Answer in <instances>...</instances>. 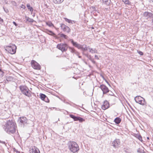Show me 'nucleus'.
Returning a JSON list of instances; mask_svg holds the SVG:
<instances>
[{
	"label": "nucleus",
	"mask_w": 153,
	"mask_h": 153,
	"mask_svg": "<svg viewBox=\"0 0 153 153\" xmlns=\"http://www.w3.org/2000/svg\"><path fill=\"white\" fill-rule=\"evenodd\" d=\"M21 7L23 8L24 9H25L26 8V7L25 5L23 4H22Z\"/></svg>",
	"instance_id": "ea45409f"
},
{
	"label": "nucleus",
	"mask_w": 153,
	"mask_h": 153,
	"mask_svg": "<svg viewBox=\"0 0 153 153\" xmlns=\"http://www.w3.org/2000/svg\"><path fill=\"white\" fill-rule=\"evenodd\" d=\"M99 87L102 91L103 94H106L109 91L108 88L103 84L101 85Z\"/></svg>",
	"instance_id": "1a4fd4ad"
},
{
	"label": "nucleus",
	"mask_w": 153,
	"mask_h": 153,
	"mask_svg": "<svg viewBox=\"0 0 153 153\" xmlns=\"http://www.w3.org/2000/svg\"><path fill=\"white\" fill-rule=\"evenodd\" d=\"M31 92L29 91V89H28L27 91L25 92V94L24 93V94L25 96L28 97H30L31 96V95L30 94Z\"/></svg>",
	"instance_id": "6ab92c4d"
},
{
	"label": "nucleus",
	"mask_w": 153,
	"mask_h": 153,
	"mask_svg": "<svg viewBox=\"0 0 153 153\" xmlns=\"http://www.w3.org/2000/svg\"><path fill=\"white\" fill-rule=\"evenodd\" d=\"M103 1L106 4H109L111 2V0H103Z\"/></svg>",
	"instance_id": "2f4dec72"
},
{
	"label": "nucleus",
	"mask_w": 153,
	"mask_h": 153,
	"mask_svg": "<svg viewBox=\"0 0 153 153\" xmlns=\"http://www.w3.org/2000/svg\"><path fill=\"white\" fill-rule=\"evenodd\" d=\"M107 82V83H108V84H109V83H108V82Z\"/></svg>",
	"instance_id": "864d4df0"
},
{
	"label": "nucleus",
	"mask_w": 153,
	"mask_h": 153,
	"mask_svg": "<svg viewBox=\"0 0 153 153\" xmlns=\"http://www.w3.org/2000/svg\"><path fill=\"white\" fill-rule=\"evenodd\" d=\"M0 143L3 144H5V141H1V140H0Z\"/></svg>",
	"instance_id": "37998d69"
},
{
	"label": "nucleus",
	"mask_w": 153,
	"mask_h": 153,
	"mask_svg": "<svg viewBox=\"0 0 153 153\" xmlns=\"http://www.w3.org/2000/svg\"><path fill=\"white\" fill-rule=\"evenodd\" d=\"M152 21H153V20H152Z\"/></svg>",
	"instance_id": "5fc2aeb1"
},
{
	"label": "nucleus",
	"mask_w": 153,
	"mask_h": 153,
	"mask_svg": "<svg viewBox=\"0 0 153 153\" xmlns=\"http://www.w3.org/2000/svg\"><path fill=\"white\" fill-rule=\"evenodd\" d=\"M6 80L7 81H12L13 79V77L10 76H7L6 77Z\"/></svg>",
	"instance_id": "5701e85b"
},
{
	"label": "nucleus",
	"mask_w": 153,
	"mask_h": 153,
	"mask_svg": "<svg viewBox=\"0 0 153 153\" xmlns=\"http://www.w3.org/2000/svg\"><path fill=\"white\" fill-rule=\"evenodd\" d=\"M61 29L64 32H66L67 33H69L71 31V29L67 26L64 24H60Z\"/></svg>",
	"instance_id": "6e6552de"
},
{
	"label": "nucleus",
	"mask_w": 153,
	"mask_h": 153,
	"mask_svg": "<svg viewBox=\"0 0 153 153\" xmlns=\"http://www.w3.org/2000/svg\"><path fill=\"white\" fill-rule=\"evenodd\" d=\"M138 53L140 55H143V53L141 51L137 50Z\"/></svg>",
	"instance_id": "f704fd0d"
},
{
	"label": "nucleus",
	"mask_w": 153,
	"mask_h": 153,
	"mask_svg": "<svg viewBox=\"0 0 153 153\" xmlns=\"http://www.w3.org/2000/svg\"><path fill=\"white\" fill-rule=\"evenodd\" d=\"M109 95L111 96H113L114 95V94L112 92H111V93L109 94Z\"/></svg>",
	"instance_id": "a18cd8bd"
},
{
	"label": "nucleus",
	"mask_w": 153,
	"mask_h": 153,
	"mask_svg": "<svg viewBox=\"0 0 153 153\" xmlns=\"http://www.w3.org/2000/svg\"><path fill=\"white\" fill-rule=\"evenodd\" d=\"M134 100L137 103L142 105H145L146 103L145 99L140 96L136 97Z\"/></svg>",
	"instance_id": "39448f33"
},
{
	"label": "nucleus",
	"mask_w": 153,
	"mask_h": 153,
	"mask_svg": "<svg viewBox=\"0 0 153 153\" xmlns=\"http://www.w3.org/2000/svg\"><path fill=\"white\" fill-rule=\"evenodd\" d=\"M43 101H45V102H49V100L47 96L45 98V100H44Z\"/></svg>",
	"instance_id": "72a5a7b5"
},
{
	"label": "nucleus",
	"mask_w": 153,
	"mask_h": 153,
	"mask_svg": "<svg viewBox=\"0 0 153 153\" xmlns=\"http://www.w3.org/2000/svg\"><path fill=\"white\" fill-rule=\"evenodd\" d=\"M16 123L13 121L9 120L3 126V128L7 133L13 134L16 131Z\"/></svg>",
	"instance_id": "f257e3e1"
},
{
	"label": "nucleus",
	"mask_w": 153,
	"mask_h": 153,
	"mask_svg": "<svg viewBox=\"0 0 153 153\" xmlns=\"http://www.w3.org/2000/svg\"><path fill=\"white\" fill-rule=\"evenodd\" d=\"M14 151H15V150H16V149H15V148H14Z\"/></svg>",
	"instance_id": "603ef678"
},
{
	"label": "nucleus",
	"mask_w": 153,
	"mask_h": 153,
	"mask_svg": "<svg viewBox=\"0 0 153 153\" xmlns=\"http://www.w3.org/2000/svg\"><path fill=\"white\" fill-rule=\"evenodd\" d=\"M31 65L32 67L35 69L39 70L41 68V66L39 64L34 60L31 61Z\"/></svg>",
	"instance_id": "0eeeda50"
},
{
	"label": "nucleus",
	"mask_w": 153,
	"mask_h": 153,
	"mask_svg": "<svg viewBox=\"0 0 153 153\" xmlns=\"http://www.w3.org/2000/svg\"><path fill=\"white\" fill-rule=\"evenodd\" d=\"M137 138L140 141H142V137L140 135H138Z\"/></svg>",
	"instance_id": "c9c22d12"
},
{
	"label": "nucleus",
	"mask_w": 153,
	"mask_h": 153,
	"mask_svg": "<svg viewBox=\"0 0 153 153\" xmlns=\"http://www.w3.org/2000/svg\"><path fill=\"white\" fill-rule=\"evenodd\" d=\"M143 15L144 17L147 19L149 18H152L153 16L152 13L148 12H144Z\"/></svg>",
	"instance_id": "9b49d317"
},
{
	"label": "nucleus",
	"mask_w": 153,
	"mask_h": 153,
	"mask_svg": "<svg viewBox=\"0 0 153 153\" xmlns=\"http://www.w3.org/2000/svg\"><path fill=\"white\" fill-rule=\"evenodd\" d=\"M5 50L11 54H14L16 52V47L15 45L11 44L5 48Z\"/></svg>",
	"instance_id": "20e7f679"
},
{
	"label": "nucleus",
	"mask_w": 153,
	"mask_h": 153,
	"mask_svg": "<svg viewBox=\"0 0 153 153\" xmlns=\"http://www.w3.org/2000/svg\"><path fill=\"white\" fill-rule=\"evenodd\" d=\"M77 56H78V57L79 58H81V56H79V55H78Z\"/></svg>",
	"instance_id": "de8ad7c7"
},
{
	"label": "nucleus",
	"mask_w": 153,
	"mask_h": 153,
	"mask_svg": "<svg viewBox=\"0 0 153 153\" xmlns=\"http://www.w3.org/2000/svg\"><path fill=\"white\" fill-rule=\"evenodd\" d=\"M30 153H40L39 150L37 148L34 147V148H32L30 150Z\"/></svg>",
	"instance_id": "2eb2a0df"
},
{
	"label": "nucleus",
	"mask_w": 153,
	"mask_h": 153,
	"mask_svg": "<svg viewBox=\"0 0 153 153\" xmlns=\"http://www.w3.org/2000/svg\"><path fill=\"white\" fill-rule=\"evenodd\" d=\"M46 25H47L48 26L50 27H51L52 26H53V27L54 26L53 25L51 22H46Z\"/></svg>",
	"instance_id": "c756f323"
},
{
	"label": "nucleus",
	"mask_w": 153,
	"mask_h": 153,
	"mask_svg": "<svg viewBox=\"0 0 153 153\" xmlns=\"http://www.w3.org/2000/svg\"><path fill=\"white\" fill-rule=\"evenodd\" d=\"M26 20L32 23L34 21V20L33 19L30 18L29 17H26Z\"/></svg>",
	"instance_id": "cd10ccee"
},
{
	"label": "nucleus",
	"mask_w": 153,
	"mask_h": 153,
	"mask_svg": "<svg viewBox=\"0 0 153 153\" xmlns=\"http://www.w3.org/2000/svg\"><path fill=\"white\" fill-rule=\"evenodd\" d=\"M19 88L23 94L24 93L25 94V92L28 89L27 87L25 85H21L19 87Z\"/></svg>",
	"instance_id": "ddd939ff"
},
{
	"label": "nucleus",
	"mask_w": 153,
	"mask_h": 153,
	"mask_svg": "<svg viewBox=\"0 0 153 153\" xmlns=\"http://www.w3.org/2000/svg\"><path fill=\"white\" fill-rule=\"evenodd\" d=\"M69 50L72 53L76 54L77 56L79 55V53L76 51L74 48L69 47Z\"/></svg>",
	"instance_id": "dca6fc26"
},
{
	"label": "nucleus",
	"mask_w": 153,
	"mask_h": 153,
	"mask_svg": "<svg viewBox=\"0 0 153 153\" xmlns=\"http://www.w3.org/2000/svg\"><path fill=\"white\" fill-rule=\"evenodd\" d=\"M137 152L140 153H143L144 152V150L143 149L139 148L137 150Z\"/></svg>",
	"instance_id": "7c9ffc66"
},
{
	"label": "nucleus",
	"mask_w": 153,
	"mask_h": 153,
	"mask_svg": "<svg viewBox=\"0 0 153 153\" xmlns=\"http://www.w3.org/2000/svg\"><path fill=\"white\" fill-rule=\"evenodd\" d=\"M82 53L83 55H85V56H86V57L88 56L89 54H88V53H85L84 52H82Z\"/></svg>",
	"instance_id": "e433bc0d"
},
{
	"label": "nucleus",
	"mask_w": 153,
	"mask_h": 153,
	"mask_svg": "<svg viewBox=\"0 0 153 153\" xmlns=\"http://www.w3.org/2000/svg\"><path fill=\"white\" fill-rule=\"evenodd\" d=\"M120 143V142L119 140L116 139L111 143V145L113 146L114 148H116L118 146Z\"/></svg>",
	"instance_id": "9d476101"
},
{
	"label": "nucleus",
	"mask_w": 153,
	"mask_h": 153,
	"mask_svg": "<svg viewBox=\"0 0 153 153\" xmlns=\"http://www.w3.org/2000/svg\"><path fill=\"white\" fill-rule=\"evenodd\" d=\"M88 49L89 50V52L92 53H97V51L95 48L93 49L89 48Z\"/></svg>",
	"instance_id": "4be33fe9"
},
{
	"label": "nucleus",
	"mask_w": 153,
	"mask_h": 153,
	"mask_svg": "<svg viewBox=\"0 0 153 153\" xmlns=\"http://www.w3.org/2000/svg\"><path fill=\"white\" fill-rule=\"evenodd\" d=\"M151 1H152V2H153V0H150Z\"/></svg>",
	"instance_id": "3c124183"
},
{
	"label": "nucleus",
	"mask_w": 153,
	"mask_h": 153,
	"mask_svg": "<svg viewBox=\"0 0 153 153\" xmlns=\"http://www.w3.org/2000/svg\"><path fill=\"white\" fill-rule=\"evenodd\" d=\"M46 96L45 94H40V97L41 99L42 100H45V99L46 97Z\"/></svg>",
	"instance_id": "b1692460"
},
{
	"label": "nucleus",
	"mask_w": 153,
	"mask_h": 153,
	"mask_svg": "<svg viewBox=\"0 0 153 153\" xmlns=\"http://www.w3.org/2000/svg\"><path fill=\"white\" fill-rule=\"evenodd\" d=\"M70 41L74 46L79 49H81L82 51V52H84L85 51H87L88 49L87 45H81L78 43L76 42H74L73 39H70Z\"/></svg>",
	"instance_id": "f03ea898"
},
{
	"label": "nucleus",
	"mask_w": 153,
	"mask_h": 153,
	"mask_svg": "<svg viewBox=\"0 0 153 153\" xmlns=\"http://www.w3.org/2000/svg\"><path fill=\"white\" fill-rule=\"evenodd\" d=\"M121 119L119 117H117L115 119L114 121L117 124H119L121 122Z\"/></svg>",
	"instance_id": "f3484780"
},
{
	"label": "nucleus",
	"mask_w": 153,
	"mask_h": 153,
	"mask_svg": "<svg viewBox=\"0 0 153 153\" xmlns=\"http://www.w3.org/2000/svg\"><path fill=\"white\" fill-rule=\"evenodd\" d=\"M68 148L73 153L77 152L79 150L78 145L74 142H72L70 143L69 145Z\"/></svg>",
	"instance_id": "7ed1b4c3"
},
{
	"label": "nucleus",
	"mask_w": 153,
	"mask_h": 153,
	"mask_svg": "<svg viewBox=\"0 0 153 153\" xmlns=\"http://www.w3.org/2000/svg\"><path fill=\"white\" fill-rule=\"evenodd\" d=\"M94 57L96 59H97L98 60L99 59V58H98V57L97 55H95Z\"/></svg>",
	"instance_id": "79ce46f5"
},
{
	"label": "nucleus",
	"mask_w": 153,
	"mask_h": 153,
	"mask_svg": "<svg viewBox=\"0 0 153 153\" xmlns=\"http://www.w3.org/2000/svg\"><path fill=\"white\" fill-rule=\"evenodd\" d=\"M27 120V118L25 117H20L19 119V120L20 121V123L23 124L26 123Z\"/></svg>",
	"instance_id": "4468645a"
},
{
	"label": "nucleus",
	"mask_w": 153,
	"mask_h": 153,
	"mask_svg": "<svg viewBox=\"0 0 153 153\" xmlns=\"http://www.w3.org/2000/svg\"><path fill=\"white\" fill-rule=\"evenodd\" d=\"M87 57L90 60H91L92 59L91 55H89Z\"/></svg>",
	"instance_id": "4c0bfd02"
},
{
	"label": "nucleus",
	"mask_w": 153,
	"mask_h": 153,
	"mask_svg": "<svg viewBox=\"0 0 153 153\" xmlns=\"http://www.w3.org/2000/svg\"><path fill=\"white\" fill-rule=\"evenodd\" d=\"M78 121L80 122H82L83 121H85V120L83 119V118H82L80 117H79V119H78Z\"/></svg>",
	"instance_id": "473e14b6"
},
{
	"label": "nucleus",
	"mask_w": 153,
	"mask_h": 153,
	"mask_svg": "<svg viewBox=\"0 0 153 153\" xmlns=\"http://www.w3.org/2000/svg\"><path fill=\"white\" fill-rule=\"evenodd\" d=\"M90 60L91 61V62L94 64H95L96 63V62L95 61H94L93 59H91Z\"/></svg>",
	"instance_id": "a19ab883"
},
{
	"label": "nucleus",
	"mask_w": 153,
	"mask_h": 153,
	"mask_svg": "<svg viewBox=\"0 0 153 153\" xmlns=\"http://www.w3.org/2000/svg\"><path fill=\"white\" fill-rule=\"evenodd\" d=\"M26 6L28 9L30 10V11L31 12H32L33 11V9L32 7L30 6V4H27Z\"/></svg>",
	"instance_id": "393cba45"
},
{
	"label": "nucleus",
	"mask_w": 153,
	"mask_h": 153,
	"mask_svg": "<svg viewBox=\"0 0 153 153\" xmlns=\"http://www.w3.org/2000/svg\"><path fill=\"white\" fill-rule=\"evenodd\" d=\"M4 11L7 13V12H8V11L7 9L5 10L4 9Z\"/></svg>",
	"instance_id": "49530a36"
},
{
	"label": "nucleus",
	"mask_w": 153,
	"mask_h": 153,
	"mask_svg": "<svg viewBox=\"0 0 153 153\" xmlns=\"http://www.w3.org/2000/svg\"><path fill=\"white\" fill-rule=\"evenodd\" d=\"M122 0V1L125 4L129 5L131 4V2L129 1V0Z\"/></svg>",
	"instance_id": "c85d7f7f"
},
{
	"label": "nucleus",
	"mask_w": 153,
	"mask_h": 153,
	"mask_svg": "<svg viewBox=\"0 0 153 153\" xmlns=\"http://www.w3.org/2000/svg\"><path fill=\"white\" fill-rule=\"evenodd\" d=\"M147 139H149V137H147Z\"/></svg>",
	"instance_id": "09e8293b"
},
{
	"label": "nucleus",
	"mask_w": 153,
	"mask_h": 153,
	"mask_svg": "<svg viewBox=\"0 0 153 153\" xmlns=\"http://www.w3.org/2000/svg\"><path fill=\"white\" fill-rule=\"evenodd\" d=\"M53 2L55 4H60L64 0H53Z\"/></svg>",
	"instance_id": "bb28decb"
},
{
	"label": "nucleus",
	"mask_w": 153,
	"mask_h": 153,
	"mask_svg": "<svg viewBox=\"0 0 153 153\" xmlns=\"http://www.w3.org/2000/svg\"><path fill=\"white\" fill-rule=\"evenodd\" d=\"M3 19L0 17V24H1L3 23Z\"/></svg>",
	"instance_id": "58836bf2"
},
{
	"label": "nucleus",
	"mask_w": 153,
	"mask_h": 153,
	"mask_svg": "<svg viewBox=\"0 0 153 153\" xmlns=\"http://www.w3.org/2000/svg\"><path fill=\"white\" fill-rule=\"evenodd\" d=\"M68 47V45L65 43H60L58 44L57 48L63 52L66 51Z\"/></svg>",
	"instance_id": "423d86ee"
},
{
	"label": "nucleus",
	"mask_w": 153,
	"mask_h": 153,
	"mask_svg": "<svg viewBox=\"0 0 153 153\" xmlns=\"http://www.w3.org/2000/svg\"><path fill=\"white\" fill-rule=\"evenodd\" d=\"M109 107V104L108 101H104L103 105H102V109L106 110Z\"/></svg>",
	"instance_id": "f8f14e48"
},
{
	"label": "nucleus",
	"mask_w": 153,
	"mask_h": 153,
	"mask_svg": "<svg viewBox=\"0 0 153 153\" xmlns=\"http://www.w3.org/2000/svg\"><path fill=\"white\" fill-rule=\"evenodd\" d=\"M70 117L73 119L74 121H78L79 117H76L73 114H71L69 115Z\"/></svg>",
	"instance_id": "a211bd4d"
},
{
	"label": "nucleus",
	"mask_w": 153,
	"mask_h": 153,
	"mask_svg": "<svg viewBox=\"0 0 153 153\" xmlns=\"http://www.w3.org/2000/svg\"><path fill=\"white\" fill-rule=\"evenodd\" d=\"M13 23L14 25H15V26H17L18 25V24H16V23L15 22H13Z\"/></svg>",
	"instance_id": "c03bdc74"
},
{
	"label": "nucleus",
	"mask_w": 153,
	"mask_h": 153,
	"mask_svg": "<svg viewBox=\"0 0 153 153\" xmlns=\"http://www.w3.org/2000/svg\"><path fill=\"white\" fill-rule=\"evenodd\" d=\"M59 35L61 37H63L65 39H67L68 38V37L67 35L63 33L59 34Z\"/></svg>",
	"instance_id": "a878e982"
},
{
	"label": "nucleus",
	"mask_w": 153,
	"mask_h": 153,
	"mask_svg": "<svg viewBox=\"0 0 153 153\" xmlns=\"http://www.w3.org/2000/svg\"><path fill=\"white\" fill-rule=\"evenodd\" d=\"M64 19L66 22H68L69 23H71L73 24L75 23V22L74 21L71 20L70 19H69L67 18H64Z\"/></svg>",
	"instance_id": "aec40b11"
},
{
	"label": "nucleus",
	"mask_w": 153,
	"mask_h": 153,
	"mask_svg": "<svg viewBox=\"0 0 153 153\" xmlns=\"http://www.w3.org/2000/svg\"><path fill=\"white\" fill-rule=\"evenodd\" d=\"M16 152H18L17 150H16Z\"/></svg>",
	"instance_id": "8fccbe9b"
},
{
	"label": "nucleus",
	"mask_w": 153,
	"mask_h": 153,
	"mask_svg": "<svg viewBox=\"0 0 153 153\" xmlns=\"http://www.w3.org/2000/svg\"><path fill=\"white\" fill-rule=\"evenodd\" d=\"M47 33L50 35H51L52 36H53L54 37H56V34L52 31L48 30L47 32Z\"/></svg>",
	"instance_id": "412c9836"
}]
</instances>
